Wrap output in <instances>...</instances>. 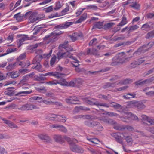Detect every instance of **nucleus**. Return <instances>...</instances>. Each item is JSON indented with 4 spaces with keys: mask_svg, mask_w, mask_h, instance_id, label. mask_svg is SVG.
Masks as SVG:
<instances>
[{
    "mask_svg": "<svg viewBox=\"0 0 154 154\" xmlns=\"http://www.w3.org/2000/svg\"><path fill=\"white\" fill-rule=\"evenodd\" d=\"M72 24V22H66L65 23L60 24L55 26V28L57 29V30L51 33L49 35L46 36L44 38V40L49 39L50 41L48 42V43L50 42H53L56 40L57 35H58L62 33L61 31L58 32L59 29L66 28Z\"/></svg>",
    "mask_w": 154,
    "mask_h": 154,
    "instance_id": "nucleus-1",
    "label": "nucleus"
},
{
    "mask_svg": "<svg viewBox=\"0 0 154 154\" xmlns=\"http://www.w3.org/2000/svg\"><path fill=\"white\" fill-rule=\"evenodd\" d=\"M124 52L119 53L118 55L116 56L112 59L111 63L112 66H116L119 63H123L125 62V58L124 56Z\"/></svg>",
    "mask_w": 154,
    "mask_h": 154,
    "instance_id": "nucleus-2",
    "label": "nucleus"
},
{
    "mask_svg": "<svg viewBox=\"0 0 154 154\" xmlns=\"http://www.w3.org/2000/svg\"><path fill=\"white\" fill-rule=\"evenodd\" d=\"M12 88L14 89V88L13 87L8 88H7L8 90L5 92V94L10 96H19L21 94H30L32 92V91H25L19 92L17 94H15V91H13L10 90Z\"/></svg>",
    "mask_w": 154,
    "mask_h": 154,
    "instance_id": "nucleus-3",
    "label": "nucleus"
},
{
    "mask_svg": "<svg viewBox=\"0 0 154 154\" xmlns=\"http://www.w3.org/2000/svg\"><path fill=\"white\" fill-rule=\"evenodd\" d=\"M84 123L85 125L89 127H96L97 129L99 130H101L103 129V127L99 123L95 121L88 120L85 121Z\"/></svg>",
    "mask_w": 154,
    "mask_h": 154,
    "instance_id": "nucleus-4",
    "label": "nucleus"
},
{
    "mask_svg": "<svg viewBox=\"0 0 154 154\" xmlns=\"http://www.w3.org/2000/svg\"><path fill=\"white\" fill-rule=\"evenodd\" d=\"M38 137L42 140L45 143H50L52 142V139L50 137L46 134H40L38 135Z\"/></svg>",
    "mask_w": 154,
    "mask_h": 154,
    "instance_id": "nucleus-5",
    "label": "nucleus"
},
{
    "mask_svg": "<svg viewBox=\"0 0 154 154\" xmlns=\"http://www.w3.org/2000/svg\"><path fill=\"white\" fill-rule=\"evenodd\" d=\"M67 51L64 53H62L61 51H59L57 53V58L59 60L63 57H68L69 58H73V56L70 55L69 50H66Z\"/></svg>",
    "mask_w": 154,
    "mask_h": 154,
    "instance_id": "nucleus-6",
    "label": "nucleus"
},
{
    "mask_svg": "<svg viewBox=\"0 0 154 154\" xmlns=\"http://www.w3.org/2000/svg\"><path fill=\"white\" fill-rule=\"evenodd\" d=\"M70 149L72 151L75 152L82 153L84 152V150L82 148L77 146L75 144L71 145Z\"/></svg>",
    "mask_w": 154,
    "mask_h": 154,
    "instance_id": "nucleus-7",
    "label": "nucleus"
},
{
    "mask_svg": "<svg viewBox=\"0 0 154 154\" xmlns=\"http://www.w3.org/2000/svg\"><path fill=\"white\" fill-rule=\"evenodd\" d=\"M51 128H57L60 131L64 133H66L67 131L66 128L64 126L60 125L54 124L50 126Z\"/></svg>",
    "mask_w": 154,
    "mask_h": 154,
    "instance_id": "nucleus-8",
    "label": "nucleus"
},
{
    "mask_svg": "<svg viewBox=\"0 0 154 154\" xmlns=\"http://www.w3.org/2000/svg\"><path fill=\"white\" fill-rule=\"evenodd\" d=\"M0 118L2 119L4 122V123L7 125L8 127L10 128H16L18 127L17 125L15 124L14 123L12 122L11 121L7 120L6 119L2 118L1 117Z\"/></svg>",
    "mask_w": 154,
    "mask_h": 154,
    "instance_id": "nucleus-9",
    "label": "nucleus"
},
{
    "mask_svg": "<svg viewBox=\"0 0 154 154\" xmlns=\"http://www.w3.org/2000/svg\"><path fill=\"white\" fill-rule=\"evenodd\" d=\"M29 39V38L26 35H21V37L20 38L17 40V42L18 45V48L20 47L21 45L23 44V43L24 41L27 40Z\"/></svg>",
    "mask_w": 154,
    "mask_h": 154,
    "instance_id": "nucleus-10",
    "label": "nucleus"
},
{
    "mask_svg": "<svg viewBox=\"0 0 154 154\" xmlns=\"http://www.w3.org/2000/svg\"><path fill=\"white\" fill-rule=\"evenodd\" d=\"M66 102L67 103L73 104H78V103H74V102H79V98L76 96L70 97L69 98L66 99Z\"/></svg>",
    "mask_w": 154,
    "mask_h": 154,
    "instance_id": "nucleus-11",
    "label": "nucleus"
},
{
    "mask_svg": "<svg viewBox=\"0 0 154 154\" xmlns=\"http://www.w3.org/2000/svg\"><path fill=\"white\" fill-rule=\"evenodd\" d=\"M7 76L10 77L12 79H15L19 77L20 75V72H8L6 74Z\"/></svg>",
    "mask_w": 154,
    "mask_h": 154,
    "instance_id": "nucleus-12",
    "label": "nucleus"
},
{
    "mask_svg": "<svg viewBox=\"0 0 154 154\" xmlns=\"http://www.w3.org/2000/svg\"><path fill=\"white\" fill-rule=\"evenodd\" d=\"M54 139L55 141L60 144H62L64 142V137L60 135H54Z\"/></svg>",
    "mask_w": 154,
    "mask_h": 154,
    "instance_id": "nucleus-13",
    "label": "nucleus"
},
{
    "mask_svg": "<svg viewBox=\"0 0 154 154\" xmlns=\"http://www.w3.org/2000/svg\"><path fill=\"white\" fill-rule=\"evenodd\" d=\"M37 20V14L33 12L31 14L29 17V21L30 23H33Z\"/></svg>",
    "mask_w": 154,
    "mask_h": 154,
    "instance_id": "nucleus-14",
    "label": "nucleus"
},
{
    "mask_svg": "<svg viewBox=\"0 0 154 154\" xmlns=\"http://www.w3.org/2000/svg\"><path fill=\"white\" fill-rule=\"evenodd\" d=\"M63 74L57 72H48L45 73L44 75L54 76H56L57 78H59L60 77V76Z\"/></svg>",
    "mask_w": 154,
    "mask_h": 154,
    "instance_id": "nucleus-15",
    "label": "nucleus"
},
{
    "mask_svg": "<svg viewBox=\"0 0 154 154\" xmlns=\"http://www.w3.org/2000/svg\"><path fill=\"white\" fill-rule=\"evenodd\" d=\"M122 134L123 136V137L126 140V141L128 143L130 144H132V140L131 137L126 135V134L125 133H123Z\"/></svg>",
    "mask_w": 154,
    "mask_h": 154,
    "instance_id": "nucleus-16",
    "label": "nucleus"
},
{
    "mask_svg": "<svg viewBox=\"0 0 154 154\" xmlns=\"http://www.w3.org/2000/svg\"><path fill=\"white\" fill-rule=\"evenodd\" d=\"M146 107L145 106L142 102L137 101L136 107L138 110H141L144 109Z\"/></svg>",
    "mask_w": 154,
    "mask_h": 154,
    "instance_id": "nucleus-17",
    "label": "nucleus"
},
{
    "mask_svg": "<svg viewBox=\"0 0 154 154\" xmlns=\"http://www.w3.org/2000/svg\"><path fill=\"white\" fill-rule=\"evenodd\" d=\"M86 102L91 105H94L98 106V102L95 99L92 98L91 100H88V99H86L85 100Z\"/></svg>",
    "mask_w": 154,
    "mask_h": 154,
    "instance_id": "nucleus-18",
    "label": "nucleus"
},
{
    "mask_svg": "<svg viewBox=\"0 0 154 154\" xmlns=\"http://www.w3.org/2000/svg\"><path fill=\"white\" fill-rule=\"evenodd\" d=\"M82 34L81 33H74L72 35H70L69 37L71 40L74 42L77 39V37H82Z\"/></svg>",
    "mask_w": 154,
    "mask_h": 154,
    "instance_id": "nucleus-19",
    "label": "nucleus"
},
{
    "mask_svg": "<svg viewBox=\"0 0 154 154\" xmlns=\"http://www.w3.org/2000/svg\"><path fill=\"white\" fill-rule=\"evenodd\" d=\"M136 94L134 93H128L125 95L123 96L124 98L126 99H129L131 98H134L135 97Z\"/></svg>",
    "mask_w": 154,
    "mask_h": 154,
    "instance_id": "nucleus-20",
    "label": "nucleus"
},
{
    "mask_svg": "<svg viewBox=\"0 0 154 154\" xmlns=\"http://www.w3.org/2000/svg\"><path fill=\"white\" fill-rule=\"evenodd\" d=\"M111 135L116 139L117 142L122 144H123V142L122 140L120 138V137L117 133H113L111 134Z\"/></svg>",
    "mask_w": 154,
    "mask_h": 154,
    "instance_id": "nucleus-21",
    "label": "nucleus"
},
{
    "mask_svg": "<svg viewBox=\"0 0 154 154\" xmlns=\"http://www.w3.org/2000/svg\"><path fill=\"white\" fill-rule=\"evenodd\" d=\"M43 103L46 105H58L60 106L62 105L61 103H58L57 102L48 101L47 100H43Z\"/></svg>",
    "mask_w": 154,
    "mask_h": 154,
    "instance_id": "nucleus-22",
    "label": "nucleus"
},
{
    "mask_svg": "<svg viewBox=\"0 0 154 154\" xmlns=\"http://www.w3.org/2000/svg\"><path fill=\"white\" fill-rule=\"evenodd\" d=\"M44 74H39V76H35V80L38 81H44L46 80V78L42 76H45V75H43Z\"/></svg>",
    "mask_w": 154,
    "mask_h": 154,
    "instance_id": "nucleus-23",
    "label": "nucleus"
},
{
    "mask_svg": "<svg viewBox=\"0 0 154 154\" xmlns=\"http://www.w3.org/2000/svg\"><path fill=\"white\" fill-rule=\"evenodd\" d=\"M132 82V81L131 79H127L123 80L120 81L118 84H117V85L119 84H120L121 85H125L128 83H131Z\"/></svg>",
    "mask_w": 154,
    "mask_h": 154,
    "instance_id": "nucleus-24",
    "label": "nucleus"
},
{
    "mask_svg": "<svg viewBox=\"0 0 154 154\" xmlns=\"http://www.w3.org/2000/svg\"><path fill=\"white\" fill-rule=\"evenodd\" d=\"M57 121L61 122H66L67 119L65 116L60 115H57Z\"/></svg>",
    "mask_w": 154,
    "mask_h": 154,
    "instance_id": "nucleus-25",
    "label": "nucleus"
},
{
    "mask_svg": "<svg viewBox=\"0 0 154 154\" xmlns=\"http://www.w3.org/2000/svg\"><path fill=\"white\" fill-rule=\"evenodd\" d=\"M130 6L134 9H139L140 5L136 2H134L133 1L132 4L130 5Z\"/></svg>",
    "mask_w": 154,
    "mask_h": 154,
    "instance_id": "nucleus-26",
    "label": "nucleus"
},
{
    "mask_svg": "<svg viewBox=\"0 0 154 154\" xmlns=\"http://www.w3.org/2000/svg\"><path fill=\"white\" fill-rule=\"evenodd\" d=\"M103 22H98L96 23L93 26L92 29L95 28L101 29L103 27Z\"/></svg>",
    "mask_w": 154,
    "mask_h": 154,
    "instance_id": "nucleus-27",
    "label": "nucleus"
},
{
    "mask_svg": "<svg viewBox=\"0 0 154 154\" xmlns=\"http://www.w3.org/2000/svg\"><path fill=\"white\" fill-rule=\"evenodd\" d=\"M26 107L27 110H31L33 109H36L38 108L36 106L32 104H27Z\"/></svg>",
    "mask_w": 154,
    "mask_h": 154,
    "instance_id": "nucleus-28",
    "label": "nucleus"
},
{
    "mask_svg": "<svg viewBox=\"0 0 154 154\" xmlns=\"http://www.w3.org/2000/svg\"><path fill=\"white\" fill-rule=\"evenodd\" d=\"M87 18V14L84 13L80 17V18L76 21V23H80L85 20Z\"/></svg>",
    "mask_w": 154,
    "mask_h": 154,
    "instance_id": "nucleus-29",
    "label": "nucleus"
},
{
    "mask_svg": "<svg viewBox=\"0 0 154 154\" xmlns=\"http://www.w3.org/2000/svg\"><path fill=\"white\" fill-rule=\"evenodd\" d=\"M20 13L19 12L16 14H15L14 16V17L15 18H16V20L18 21H20L21 20L23 17L24 16V15L23 14H20Z\"/></svg>",
    "mask_w": 154,
    "mask_h": 154,
    "instance_id": "nucleus-30",
    "label": "nucleus"
},
{
    "mask_svg": "<svg viewBox=\"0 0 154 154\" xmlns=\"http://www.w3.org/2000/svg\"><path fill=\"white\" fill-rule=\"evenodd\" d=\"M76 85H81L83 82V80L79 78H75L74 79Z\"/></svg>",
    "mask_w": 154,
    "mask_h": 154,
    "instance_id": "nucleus-31",
    "label": "nucleus"
},
{
    "mask_svg": "<svg viewBox=\"0 0 154 154\" xmlns=\"http://www.w3.org/2000/svg\"><path fill=\"white\" fill-rule=\"evenodd\" d=\"M115 25V23H110L105 24L103 26V29L105 30H106L112 27V26Z\"/></svg>",
    "mask_w": 154,
    "mask_h": 154,
    "instance_id": "nucleus-32",
    "label": "nucleus"
},
{
    "mask_svg": "<svg viewBox=\"0 0 154 154\" xmlns=\"http://www.w3.org/2000/svg\"><path fill=\"white\" fill-rule=\"evenodd\" d=\"M141 29L143 30L148 31L151 29V27L147 23H146L142 26Z\"/></svg>",
    "mask_w": 154,
    "mask_h": 154,
    "instance_id": "nucleus-33",
    "label": "nucleus"
},
{
    "mask_svg": "<svg viewBox=\"0 0 154 154\" xmlns=\"http://www.w3.org/2000/svg\"><path fill=\"white\" fill-rule=\"evenodd\" d=\"M154 37V29L147 33L145 36L146 39H149L150 38H153Z\"/></svg>",
    "mask_w": 154,
    "mask_h": 154,
    "instance_id": "nucleus-34",
    "label": "nucleus"
},
{
    "mask_svg": "<svg viewBox=\"0 0 154 154\" xmlns=\"http://www.w3.org/2000/svg\"><path fill=\"white\" fill-rule=\"evenodd\" d=\"M134 84L137 87H139L140 86H142L145 84L144 80L141 81V80H139L138 81L135 82L134 83Z\"/></svg>",
    "mask_w": 154,
    "mask_h": 154,
    "instance_id": "nucleus-35",
    "label": "nucleus"
},
{
    "mask_svg": "<svg viewBox=\"0 0 154 154\" xmlns=\"http://www.w3.org/2000/svg\"><path fill=\"white\" fill-rule=\"evenodd\" d=\"M127 23L126 18L125 17H123L121 22L120 23L118 26H122L126 24Z\"/></svg>",
    "mask_w": 154,
    "mask_h": 154,
    "instance_id": "nucleus-36",
    "label": "nucleus"
},
{
    "mask_svg": "<svg viewBox=\"0 0 154 154\" xmlns=\"http://www.w3.org/2000/svg\"><path fill=\"white\" fill-rule=\"evenodd\" d=\"M126 114L128 115H130L131 119H132L135 120H137L138 121V117L136 115L132 114L131 112H127Z\"/></svg>",
    "mask_w": 154,
    "mask_h": 154,
    "instance_id": "nucleus-37",
    "label": "nucleus"
},
{
    "mask_svg": "<svg viewBox=\"0 0 154 154\" xmlns=\"http://www.w3.org/2000/svg\"><path fill=\"white\" fill-rule=\"evenodd\" d=\"M149 50V48H148L146 50H144L143 48V47H141L137 49V51L135 52L133 54L134 55L135 54H137V53L138 52H141L143 53H144L146 51H148Z\"/></svg>",
    "mask_w": 154,
    "mask_h": 154,
    "instance_id": "nucleus-38",
    "label": "nucleus"
},
{
    "mask_svg": "<svg viewBox=\"0 0 154 154\" xmlns=\"http://www.w3.org/2000/svg\"><path fill=\"white\" fill-rule=\"evenodd\" d=\"M88 150L92 154H99V152L97 149H93L91 147L87 148Z\"/></svg>",
    "mask_w": 154,
    "mask_h": 154,
    "instance_id": "nucleus-39",
    "label": "nucleus"
},
{
    "mask_svg": "<svg viewBox=\"0 0 154 154\" xmlns=\"http://www.w3.org/2000/svg\"><path fill=\"white\" fill-rule=\"evenodd\" d=\"M17 63H11L9 64L7 67L6 69L8 71L13 69L16 66V64Z\"/></svg>",
    "mask_w": 154,
    "mask_h": 154,
    "instance_id": "nucleus-40",
    "label": "nucleus"
},
{
    "mask_svg": "<svg viewBox=\"0 0 154 154\" xmlns=\"http://www.w3.org/2000/svg\"><path fill=\"white\" fill-rule=\"evenodd\" d=\"M99 98H102L104 99L108 100L109 99H110L111 98V96L109 94H108L107 96H106L104 95L100 94L98 95Z\"/></svg>",
    "mask_w": 154,
    "mask_h": 154,
    "instance_id": "nucleus-41",
    "label": "nucleus"
},
{
    "mask_svg": "<svg viewBox=\"0 0 154 154\" xmlns=\"http://www.w3.org/2000/svg\"><path fill=\"white\" fill-rule=\"evenodd\" d=\"M138 66L136 60L134 61L131 63L129 66V67L131 69L134 68Z\"/></svg>",
    "mask_w": 154,
    "mask_h": 154,
    "instance_id": "nucleus-42",
    "label": "nucleus"
},
{
    "mask_svg": "<svg viewBox=\"0 0 154 154\" xmlns=\"http://www.w3.org/2000/svg\"><path fill=\"white\" fill-rule=\"evenodd\" d=\"M16 50H17L16 48H15L14 49V48L8 49L7 50V51H6L7 53H6L2 54H1V56H3L9 53H11L12 52L14 51H15Z\"/></svg>",
    "mask_w": 154,
    "mask_h": 154,
    "instance_id": "nucleus-43",
    "label": "nucleus"
},
{
    "mask_svg": "<svg viewBox=\"0 0 154 154\" xmlns=\"http://www.w3.org/2000/svg\"><path fill=\"white\" fill-rule=\"evenodd\" d=\"M36 64V66H35L34 67H32V68L35 69L39 72H41L42 71L41 70V69L42 66L40 64L39 62H37Z\"/></svg>",
    "mask_w": 154,
    "mask_h": 154,
    "instance_id": "nucleus-44",
    "label": "nucleus"
},
{
    "mask_svg": "<svg viewBox=\"0 0 154 154\" xmlns=\"http://www.w3.org/2000/svg\"><path fill=\"white\" fill-rule=\"evenodd\" d=\"M66 44H60L59 47V49H61L62 48H64L65 49H66V50H70V51H72V48H69V49H68V48L66 46Z\"/></svg>",
    "mask_w": 154,
    "mask_h": 154,
    "instance_id": "nucleus-45",
    "label": "nucleus"
},
{
    "mask_svg": "<svg viewBox=\"0 0 154 154\" xmlns=\"http://www.w3.org/2000/svg\"><path fill=\"white\" fill-rule=\"evenodd\" d=\"M154 80V77L153 76L144 80L145 84H149Z\"/></svg>",
    "mask_w": 154,
    "mask_h": 154,
    "instance_id": "nucleus-46",
    "label": "nucleus"
},
{
    "mask_svg": "<svg viewBox=\"0 0 154 154\" xmlns=\"http://www.w3.org/2000/svg\"><path fill=\"white\" fill-rule=\"evenodd\" d=\"M29 76L26 75V76H23V79L20 81V84H24L25 82H26L28 80Z\"/></svg>",
    "mask_w": 154,
    "mask_h": 154,
    "instance_id": "nucleus-47",
    "label": "nucleus"
},
{
    "mask_svg": "<svg viewBox=\"0 0 154 154\" xmlns=\"http://www.w3.org/2000/svg\"><path fill=\"white\" fill-rule=\"evenodd\" d=\"M113 128L115 129L119 130H122L124 129V126H121L119 125H114Z\"/></svg>",
    "mask_w": 154,
    "mask_h": 154,
    "instance_id": "nucleus-48",
    "label": "nucleus"
},
{
    "mask_svg": "<svg viewBox=\"0 0 154 154\" xmlns=\"http://www.w3.org/2000/svg\"><path fill=\"white\" fill-rule=\"evenodd\" d=\"M60 82L56 80H54L52 81L47 82H46V84L49 85H56L58 84H59Z\"/></svg>",
    "mask_w": 154,
    "mask_h": 154,
    "instance_id": "nucleus-49",
    "label": "nucleus"
},
{
    "mask_svg": "<svg viewBox=\"0 0 154 154\" xmlns=\"http://www.w3.org/2000/svg\"><path fill=\"white\" fill-rule=\"evenodd\" d=\"M56 56L55 55H54L50 60V64L51 66H52L54 64L56 60Z\"/></svg>",
    "mask_w": 154,
    "mask_h": 154,
    "instance_id": "nucleus-50",
    "label": "nucleus"
},
{
    "mask_svg": "<svg viewBox=\"0 0 154 154\" xmlns=\"http://www.w3.org/2000/svg\"><path fill=\"white\" fill-rule=\"evenodd\" d=\"M137 101H130L128 103V106H130V107H136V104Z\"/></svg>",
    "mask_w": 154,
    "mask_h": 154,
    "instance_id": "nucleus-51",
    "label": "nucleus"
},
{
    "mask_svg": "<svg viewBox=\"0 0 154 154\" xmlns=\"http://www.w3.org/2000/svg\"><path fill=\"white\" fill-rule=\"evenodd\" d=\"M97 41L96 38H94L90 41L89 44V45H96L97 43Z\"/></svg>",
    "mask_w": 154,
    "mask_h": 154,
    "instance_id": "nucleus-52",
    "label": "nucleus"
},
{
    "mask_svg": "<svg viewBox=\"0 0 154 154\" xmlns=\"http://www.w3.org/2000/svg\"><path fill=\"white\" fill-rule=\"evenodd\" d=\"M91 54L95 56H99V55L97 50L94 48H93L92 49Z\"/></svg>",
    "mask_w": 154,
    "mask_h": 154,
    "instance_id": "nucleus-53",
    "label": "nucleus"
},
{
    "mask_svg": "<svg viewBox=\"0 0 154 154\" xmlns=\"http://www.w3.org/2000/svg\"><path fill=\"white\" fill-rule=\"evenodd\" d=\"M57 115H55L54 114H50L48 115L46 117V119H51V118H57Z\"/></svg>",
    "mask_w": 154,
    "mask_h": 154,
    "instance_id": "nucleus-54",
    "label": "nucleus"
},
{
    "mask_svg": "<svg viewBox=\"0 0 154 154\" xmlns=\"http://www.w3.org/2000/svg\"><path fill=\"white\" fill-rule=\"evenodd\" d=\"M121 37L116 38L114 37L113 38V41H117L120 40H123L125 38V37L124 35H121Z\"/></svg>",
    "mask_w": 154,
    "mask_h": 154,
    "instance_id": "nucleus-55",
    "label": "nucleus"
},
{
    "mask_svg": "<svg viewBox=\"0 0 154 154\" xmlns=\"http://www.w3.org/2000/svg\"><path fill=\"white\" fill-rule=\"evenodd\" d=\"M138 28V26L137 25L132 26L130 27L128 30V32H131L132 30H135L136 29Z\"/></svg>",
    "mask_w": 154,
    "mask_h": 154,
    "instance_id": "nucleus-56",
    "label": "nucleus"
},
{
    "mask_svg": "<svg viewBox=\"0 0 154 154\" xmlns=\"http://www.w3.org/2000/svg\"><path fill=\"white\" fill-rule=\"evenodd\" d=\"M26 57V53H24L21 54L19 57L17 58V60L19 61L25 58Z\"/></svg>",
    "mask_w": 154,
    "mask_h": 154,
    "instance_id": "nucleus-57",
    "label": "nucleus"
},
{
    "mask_svg": "<svg viewBox=\"0 0 154 154\" xmlns=\"http://www.w3.org/2000/svg\"><path fill=\"white\" fill-rule=\"evenodd\" d=\"M124 129H126L130 131H132L134 130V128L132 127L129 125L124 126Z\"/></svg>",
    "mask_w": 154,
    "mask_h": 154,
    "instance_id": "nucleus-58",
    "label": "nucleus"
},
{
    "mask_svg": "<svg viewBox=\"0 0 154 154\" xmlns=\"http://www.w3.org/2000/svg\"><path fill=\"white\" fill-rule=\"evenodd\" d=\"M61 5L60 2H58L56 3V7L54 8L55 10H58L61 7Z\"/></svg>",
    "mask_w": 154,
    "mask_h": 154,
    "instance_id": "nucleus-59",
    "label": "nucleus"
},
{
    "mask_svg": "<svg viewBox=\"0 0 154 154\" xmlns=\"http://www.w3.org/2000/svg\"><path fill=\"white\" fill-rule=\"evenodd\" d=\"M61 85H68V83L66 82L65 79H63L61 80V82H60V83Z\"/></svg>",
    "mask_w": 154,
    "mask_h": 154,
    "instance_id": "nucleus-60",
    "label": "nucleus"
},
{
    "mask_svg": "<svg viewBox=\"0 0 154 154\" xmlns=\"http://www.w3.org/2000/svg\"><path fill=\"white\" fill-rule=\"evenodd\" d=\"M0 154H7V152L5 149L4 148L0 147Z\"/></svg>",
    "mask_w": 154,
    "mask_h": 154,
    "instance_id": "nucleus-61",
    "label": "nucleus"
},
{
    "mask_svg": "<svg viewBox=\"0 0 154 154\" xmlns=\"http://www.w3.org/2000/svg\"><path fill=\"white\" fill-rule=\"evenodd\" d=\"M142 119L143 120H146L149 122V121L150 120L149 119L148 117L145 115H143L141 116Z\"/></svg>",
    "mask_w": 154,
    "mask_h": 154,
    "instance_id": "nucleus-62",
    "label": "nucleus"
},
{
    "mask_svg": "<svg viewBox=\"0 0 154 154\" xmlns=\"http://www.w3.org/2000/svg\"><path fill=\"white\" fill-rule=\"evenodd\" d=\"M45 17V15L43 14H39L38 15H37V20H41L42 18H44Z\"/></svg>",
    "mask_w": 154,
    "mask_h": 154,
    "instance_id": "nucleus-63",
    "label": "nucleus"
},
{
    "mask_svg": "<svg viewBox=\"0 0 154 154\" xmlns=\"http://www.w3.org/2000/svg\"><path fill=\"white\" fill-rule=\"evenodd\" d=\"M154 72V67L150 69L147 72H146L145 74L146 76H147L149 75L152 74Z\"/></svg>",
    "mask_w": 154,
    "mask_h": 154,
    "instance_id": "nucleus-64",
    "label": "nucleus"
}]
</instances>
